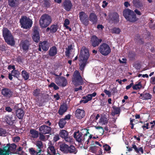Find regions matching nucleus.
<instances>
[{
    "mask_svg": "<svg viewBox=\"0 0 155 155\" xmlns=\"http://www.w3.org/2000/svg\"><path fill=\"white\" fill-rule=\"evenodd\" d=\"M95 114H93L90 117V120L91 123H93L94 122H96V120H95Z\"/></svg>",
    "mask_w": 155,
    "mask_h": 155,
    "instance_id": "nucleus-52",
    "label": "nucleus"
},
{
    "mask_svg": "<svg viewBox=\"0 0 155 155\" xmlns=\"http://www.w3.org/2000/svg\"><path fill=\"white\" fill-rule=\"evenodd\" d=\"M4 119L7 124L12 125L13 124L15 121L16 117L13 114L11 115L8 114L6 115Z\"/></svg>",
    "mask_w": 155,
    "mask_h": 155,
    "instance_id": "nucleus-15",
    "label": "nucleus"
},
{
    "mask_svg": "<svg viewBox=\"0 0 155 155\" xmlns=\"http://www.w3.org/2000/svg\"><path fill=\"white\" fill-rule=\"evenodd\" d=\"M44 6L46 8H49L51 6L49 0H44Z\"/></svg>",
    "mask_w": 155,
    "mask_h": 155,
    "instance_id": "nucleus-48",
    "label": "nucleus"
},
{
    "mask_svg": "<svg viewBox=\"0 0 155 155\" xmlns=\"http://www.w3.org/2000/svg\"><path fill=\"white\" fill-rule=\"evenodd\" d=\"M5 110L8 112H12L13 110L10 107L7 106L5 107Z\"/></svg>",
    "mask_w": 155,
    "mask_h": 155,
    "instance_id": "nucleus-59",
    "label": "nucleus"
},
{
    "mask_svg": "<svg viewBox=\"0 0 155 155\" xmlns=\"http://www.w3.org/2000/svg\"><path fill=\"white\" fill-rule=\"evenodd\" d=\"M21 75L25 80H27L29 77V74L25 70H23L21 72Z\"/></svg>",
    "mask_w": 155,
    "mask_h": 155,
    "instance_id": "nucleus-37",
    "label": "nucleus"
},
{
    "mask_svg": "<svg viewBox=\"0 0 155 155\" xmlns=\"http://www.w3.org/2000/svg\"><path fill=\"white\" fill-rule=\"evenodd\" d=\"M48 87L50 88L53 87L55 90H57L59 89V87L54 82H52L50 84H49Z\"/></svg>",
    "mask_w": 155,
    "mask_h": 155,
    "instance_id": "nucleus-44",
    "label": "nucleus"
},
{
    "mask_svg": "<svg viewBox=\"0 0 155 155\" xmlns=\"http://www.w3.org/2000/svg\"><path fill=\"white\" fill-rule=\"evenodd\" d=\"M58 28V26L57 25H52L50 27V32L51 33H55Z\"/></svg>",
    "mask_w": 155,
    "mask_h": 155,
    "instance_id": "nucleus-40",
    "label": "nucleus"
},
{
    "mask_svg": "<svg viewBox=\"0 0 155 155\" xmlns=\"http://www.w3.org/2000/svg\"><path fill=\"white\" fill-rule=\"evenodd\" d=\"M58 53V51L56 47L54 46L51 47L48 51V54L50 57L55 56Z\"/></svg>",
    "mask_w": 155,
    "mask_h": 155,
    "instance_id": "nucleus-24",
    "label": "nucleus"
},
{
    "mask_svg": "<svg viewBox=\"0 0 155 155\" xmlns=\"http://www.w3.org/2000/svg\"><path fill=\"white\" fill-rule=\"evenodd\" d=\"M108 119L105 115H101L100 119L99 122L101 123L102 124H107L108 123Z\"/></svg>",
    "mask_w": 155,
    "mask_h": 155,
    "instance_id": "nucleus-33",
    "label": "nucleus"
},
{
    "mask_svg": "<svg viewBox=\"0 0 155 155\" xmlns=\"http://www.w3.org/2000/svg\"><path fill=\"white\" fill-rule=\"evenodd\" d=\"M7 49V45H0V51L1 52L5 51Z\"/></svg>",
    "mask_w": 155,
    "mask_h": 155,
    "instance_id": "nucleus-49",
    "label": "nucleus"
},
{
    "mask_svg": "<svg viewBox=\"0 0 155 155\" xmlns=\"http://www.w3.org/2000/svg\"><path fill=\"white\" fill-rule=\"evenodd\" d=\"M133 3L135 7L141 9L143 8V4L139 0H133Z\"/></svg>",
    "mask_w": 155,
    "mask_h": 155,
    "instance_id": "nucleus-30",
    "label": "nucleus"
},
{
    "mask_svg": "<svg viewBox=\"0 0 155 155\" xmlns=\"http://www.w3.org/2000/svg\"><path fill=\"white\" fill-rule=\"evenodd\" d=\"M52 129L51 127L46 125H43L39 127V132L45 134H51Z\"/></svg>",
    "mask_w": 155,
    "mask_h": 155,
    "instance_id": "nucleus-11",
    "label": "nucleus"
},
{
    "mask_svg": "<svg viewBox=\"0 0 155 155\" xmlns=\"http://www.w3.org/2000/svg\"><path fill=\"white\" fill-rule=\"evenodd\" d=\"M20 22L21 27L26 29L30 28L32 24L31 20L29 18L24 16H21Z\"/></svg>",
    "mask_w": 155,
    "mask_h": 155,
    "instance_id": "nucleus-6",
    "label": "nucleus"
},
{
    "mask_svg": "<svg viewBox=\"0 0 155 155\" xmlns=\"http://www.w3.org/2000/svg\"><path fill=\"white\" fill-rule=\"evenodd\" d=\"M21 139L20 137L18 136L15 137L13 138V141L14 142H18Z\"/></svg>",
    "mask_w": 155,
    "mask_h": 155,
    "instance_id": "nucleus-56",
    "label": "nucleus"
},
{
    "mask_svg": "<svg viewBox=\"0 0 155 155\" xmlns=\"http://www.w3.org/2000/svg\"><path fill=\"white\" fill-rule=\"evenodd\" d=\"M68 109V106L66 104L61 105L58 111V113L61 115H63Z\"/></svg>",
    "mask_w": 155,
    "mask_h": 155,
    "instance_id": "nucleus-28",
    "label": "nucleus"
},
{
    "mask_svg": "<svg viewBox=\"0 0 155 155\" xmlns=\"http://www.w3.org/2000/svg\"><path fill=\"white\" fill-rule=\"evenodd\" d=\"M52 18L51 16L47 14H44L40 18L39 24L42 28H44L47 27L51 23Z\"/></svg>",
    "mask_w": 155,
    "mask_h": 155,
    "instance_id": "nucleus-4",
    "label": "nucleus"
},
{
    "mask_svg": "<svg viewBox=\"0 0 155 155\" xmlns=\"http://www.w3.org/2000/svg\"><path fill=\"white\" fill-rule=\"evenodd\" d=\"M135 120V119H132L131 118H130V124L131 125V129H133L134 128V126L135 124L133 123V122Z\"/></svg>",
    "mask_w": 155,
    "mask_h": 155,
    "instance_id": "nucleus-53",
    "label": "nucleus"
},
{
    "mask_svg": "<svg viewBox=\"0 0 155 155\" xmlns=\"http://www.w3.org/2000/svg\"><path fill=\"white\" fill-rule=\"evenodd\" d=\"M30 45L31 44L30 43L29 41L27 40H25L21 41L20 44V47L24 52L26 53L28 51Z\"/></svg>",
    "mask_w": 155,
    "mask_h": 155,
    "instance_id": "nucleus-13",
    "label": "nucleus"
},
{
    "mask_svg": "<svg viewBox=\"0 0 155 155\" xmlns=\"http://www.w3.org/2000/svg\"><path fill=\"white\" fill-rule=\"evenodd\" d=\"M79 18L81 23L85 25L89 24V17L85 12L81 11L79 12Z\"/></svg>",
    "mask_w": 155,
    "mask_h": 155,
    "instance_id": "nucleus-8",
    "label": "nucleus"
},
{
    "mask_svg": "<svg viewBox=\"0 0 155 155\" xmlns=\"http://www.w3.org/2000/svg\"><path fill=\"white\" fill-rule=\"evenodd\" d=\"M150 82L152 84H155V76L151 78Z\"/></svg>",
    "mask_w": 155,
    "mask_h": 155,
    "instance_id": "nucleus-60",
    "label": "nucleus"
},
{
    "mask_svg": "<svg viewBox=\"0 0 155 155\" xmlns=\"http://www.w3.org/2000/svg\"><path fill=\"white\" fill-rule=\"evenodd\" d=\"M8 68L9 70L13 69V70H15L16 69L15 66L14 65H9L8 66Z\"/></svg>",
    "mask_w": 155,
    "mask_h": 155,
    "instance_id": "nucleus-62",
    "label": "nucleus"
},
{
    "mask_svg": "<svg viewBox=\"0 0 155 155\" xmlns=\"http://www.w3.org/2000/svg\"><path fill=\"white\" fill-rule=\"evenodd\" d=\"M110 20L112 23L116 24L119 21V16L116 12L111 13L110 14Z\"/></svg>",
    "mask_w": 155,
    "mask_h": 155,
    "instance_id": "nucleus-14",
    "label": "nucleus"
},
{
    "mask_svg": "<svg viewBox=\"0 0 155 155\" xmlns=\"http://www.w3.org/2000/svg\"><path fill=\"white\" fill-rule=\"evenodd\" d=\"M55 83L59 86L65 87L67 84V81L65 77L61 76L56 78Z\"/></svg>",
    "mask_w": 155,
    "mask_h": 155,
    "instance_id": "nucleus-10",
    "label": "nucleus"
},
{
    "mask_svg": "<svg viewBox=\"0 0 155 155\" xmlns=\"http://www.w3.org/2000/svg\"><path fill=\"white\" fill-rule=\"evenodd\" d=\"M45 134L43 133H41L39 132V140L43 141H45L46 140L45 137L46 136L48 137V135H45Z\"/></svg>",
    "mask_w": 155,
    "mask_h": 155,
    "instance_id": "nucleus-43",
    "label": "nucleus"
},
{
    "mask_svg": "<svg viewBox=\"0 0 155 155\" xmlns=\"http://www.w3.org/2000/svg\"><path fill=\"white\" fill-rule=\"evenodd\" d=\"M66 123V121L63 118L60 119L58 122V125L61 128H63Z\"/></svg>",
    "mask_w": 155,
    "mask_h": 155,
    "instance_id": "nucleus-41",
    "label": "nucleus"
},
{
    "mask_svg": "<svg viewBox=\"0 0 155 155\" xmlns=\"http://www.w3.org/2000/svg\"><path fill=\"white\" fill-rule=\"evenodd\" d=\"M97 17L95 13H90L89 16V21H91L93 24H96L97 23Z\"/></svg>",
    "mask_w": 155,
    "mask_h": 155,
    "instance_id": "nucleus-23",
    "label": "nucleus"
},
{
    "mask_svg": "<svg viewBox=\"0 0 155 155\" xmlns=\"http://www.w3.org/2000/svg\"><path fill=\"white\" fill-rule=\"evenodd\" d=\"M99 52L102 55H108L111 51V50L109 45L105 43H103L98 47Z\"/></svg>",
    "mask_w": 155,
    "mask_h": 155,
    "instance_id": "nucleus-7",
    "label": "nucleus"
},
{
    "mask_svg": "<svg viewBox=\"0 0 155 155\" xmlns=\"http://www.w3.org/2000/svg\"><path fill=\"white\" fill-rule=\"evenodd\" d=\"M136 54L134 52H130L128 54V57L130 60H133L135 59Z\"/></svg>",
    "mask_w": 155,
    "mask_h": 155,
    "instance_id": "nucleus-46",
    "label": "nucleus"
},
{
    "mask_svg": "<svg viewBox=\"0 0 155 155\" xmlns=\"http://www.w3.org/2000/svg\"><path fill=\"white\" fill-rule=\"evenodd\" d=\"M62 6L66 11L69 12L72 8L73 5L70 0H65L63 2Z\"/></svg>",
    "mask_w": 155,
    "mask_h": 155,
    "instance_id": "nucleus-17",
    "label": "nucleus"
},
{
    "mask_svg": "<svg viewBox=\"0 0 155 155\" xmlns=\"http://www.w3.org/2000/svg\"><path fill=\"white\" fill-rule=\"evenodd\" d=\"M6 147V146L3 149L0 148V155H9V150L5 149V148Z\"/></svg>",
    "mask_w": 155,
    "mask_h": 155,
    "instance_id": "nucleus-38",
    "label": "nucleus"
},
{
    "mask_svg": "<svg viewBox=\"0 0 155 155\" xmlns=\"http://www.w3.org/2000/svg\"><path fill=\"white\" fill-rule=\"evenodd\" d=\"M104 150L107 151H108L110 150L111 149L110 147L108 145H105L103 146Z\"/></svg>",
    "mask_w": 155,
    "mask_h": 155,
    "instance_id": "nucleus-55",
    "label": "nucleus"
},
{
    "mask_svg": "<svg viewBox=\"0 0 155 155\" xmlns=\"http://www.w3.org/2000/svg\"><path fill=\"white\" fill-rule=\"evenodd\" d=\"M132 148L134 149L135 151L137 153H139L140 152L142 153L143 152V149L142 147H140L139 148H137L135 143L134 142L132 144Z\"/></svg>",
    "mask_w": 155,
    "mask_h": 155,
    "instance_id": "nucleus-34",
    "label": "nucleus"
},
{
    "mask_svg": "<svg viewBox=\"0 0 155 155\" xmlns=\"http://www.w3.org/2000/svg\"><path fill=\"white\" fill-rule=\"evenodd\" d=\"M89 95V94H88L86 97H83L82 98H86L89 101H91L92 100L91 97Z\"/></svg>",
    "mask_w": 155,
    "mask_h": 155,
    "instance_id": "nucleus-64",
    "label": "nucleus"
},
{
    "mask_svg": "<svg viewBox=\"0 0 155 155\" xmlns=\"http://www.w3.org/2000/svg\"><path fill=\"white\" fill-rule=\"evenodd\" d=\"M152 97V95L149 93L144 91L143 93L140 94L139 98L143 100H151Z\"/></svg>",
    "mask_w": 155,
    "mask_h": 155,
    "instance_id": "nucleus-20",
    "label": "nucleus"
},
{
    "mask_svg": "<svg viewBox=\"0 0 155 155\" xmlns=\"http://www.w3.org/2000/svg\"><path fill=\"white\" fill-rule=\"evenodd\" d=\"M48 149L51 151V153L50 155H55L56 154V150L55 149L54 146H50Z\"/></svg>",
    "mask_w": 155,
    "mask_h": 155,
    "instance_id": "nucleus-45",
    "label": "nucleus"
},
{
    "mask_svg": "<svg viewBox=\"0 0 155 155\" xmlns=\"http://www.w3.org/2000/svg\"><path fill=\"white\" fill-rule=\"evenodd\" d=\"M122 60L123 61H122L120 59H119V61L120 63L122 64H126L127 63V60L125 58H122Z\"/></svg>",
    "mask_w": 155,
    "mask_h": 155,
    "instance_id": "nucleus-63",
    "label": "nucleus"
},
{
    "mask_svg": "<svg viewBox=\"0 0 155 155\" xmlns=\"http://www.w3.org/2000/svg\"><path fill=\"white\" fill-rule=\"evenodd\" d=\"M74 137L76 141L78 143H81L82 141H84L85 140H83L82 135L83 134L79 130L75 132L74 134Z\"/></svg>",
    "mask_w": 155,
    "mask_h": 155,
    "instance_id": "nucleus-18",
    "label": "nucleus"
},
{
    "mask_svg": "<svg viewBox=\"0 0 155 155\" xmlns=\"http://www.w3.org/2000/svg\"><path fill=\"white\" fill-rule=\"evenodd\" d=\"M68 146L65 143H62L60 145V150L62 152L67 153Z\"/></svg>",
    "mask_w": 155,
    "mask_h": 155,
    "instance_id": "nucleus-32",
    "label": "nucleus"
},
{
    "mask_svg": "<svg viewBox=\"0 0 155 155\" xmlns=\"http://www.w3.org/2000/svg\"><path fill=\"white\" fill-rule=\"evenodd\" d=\"M95 128L97 129H101V132H102V134H103L104 132V130L103 128V127L101 126H96Z\"/></svg>",
    "mask_w": 155,
    "mask_h": 155,
    "instance_id": "nucleus-61",
    "label": "nucleus"
},
{
    "mask_svg": "<svg viewBox=\"0 0 155 155\" xmlns=\"http://www.w3.org/2000/svg\"><path fill=\"white\" fill-rule=\"evenodd\" d=\"M39 44L41 47L42 50L45 51H48L49 48V43L47 41L40 42Z\"/></svg>",
    "mask_w": 155,
    "mask_h": 155,
    "instance_id": "nucleus-26",
    "label": "nucleus"
},
{
    "mask_svg": "<svg viewBox=\"0 0 155 155\" xmlns=\"http://www.w3.org/2000/svg\"><path fill=\"white\" fill-rule=\"evenodd\" d=\"M123 13L124 16L127 21L134 22L137 20L136 15L130 9H125L123 11Z\"/></svg>",
    "mask_w": 155,
    "mask_h": 155,
    "instance_id": "nucleus-3",
    "label": "nucleus"
},
{
    "mask_svg": "<svg viewBox=\"0 0 155 155\" xmlns=\"http://www.w3.org/2000/svg\"><path fill=\"white\" fill-rule=\"evenodd\" d=\"M113 33L118 34L120 32V29L119 28H114L111 30Z\"/></svg>",
    "mask_w": 155,
    "mask_h": 155,
    "instance_id": "nucleus-50",
    "label": "nucleus"
},
{
    "mask_svg": "<svg viewBox=\"0 0 155 155\" xmlns=\"http://www.w3.org/2000/svg\"><path fill=\"white\" fill-rule=\"evenodd\" d=\"M72 81L75 87L84 84V81L80 73L77 70H75L73 74Z\"/></svg>",
    "mask_w": 155,
    "mask_h": 155,
    "instance_id": "nucleus-5",
    "label": "nucleus"
},
{
    "mask_svg": "<svg viewBox=\"0 0 155 155\" xmlns=\"http://www.w3.org/2000/svg\"><path fill=\"white\" fill-rule=\"evenodd\" d=\"M89 57V53L88 49L85 47H83L81 49L80 55L79 57V69L83 71L88 63L87 60Z\"/></svg>",
    "mask_w": 155,
    "mask_h": 155,
    "instance_id": "nucleus-1",
    "label": "nucleus"
},
{
    "mask_svg": "<svg viewBox=\"0 0 155 155\" xmlns=\"http://www.w3.org/2000/svg\"><path fill=\"white\" fill-rule=\"evenodd\" d=\"M2 36L5 42L8 45L13 46L15 41L11 31L7 28L3 27L2 30Z\"/></svg>",
    "mask_w": 155,
    "mask_h": 155,
    "instance_id": "nucleus-2",
    "label": "nucleus"
},
{
    "mask_svg": "<svg viewBox=\"0 0 155 155\" xmlns=\"http://www.w3.org/2000/svg\"><path fill=\"white\" fill-rule=\"evenodd\" d=\"M112 108L113 111L111 112V114L112 115L114 116L116 114L119 115L120 114L121 112V109L120 107H117L116 106L114 105L113 106Z\"/></svg>",
    "mask_w": 155,
    "mask_h": 155,
    "instance_id": "nucleus-29",
    "label": "nucleus"
},
{
    "mask_svg": "<svg viewBox=\"0 0 155 155\" xmlns=\"http://www.w3.org/2000/svg\"><path fill=\"white\" fill-rule=\"evenodd\" d=\"M66 51L65 52V55L67 56H69L70 54V51L73 49L72 45H68L67 48H66Z\"/></svg>",
    "mask_w": 155,
    "mask_h": 155,
    "instance_id": "nucleus-42",
    "label": "nucleus"
},
{
    "mask_svg": "<svg viewBox=\"0 0 155 155\" xmlns=\"http://www.w3.org/2000/svg\"><path fill=\"white\" fill-rule=\"evenodd\" d=\"M142 87V85L140 82H139L137 84H136L133 85L132 87L134 90H137L140 89Z\"/></svg>",
    "mask_w": 155,
    "mask_h": 155,
    "instance_id": "nucleus-47",
    "label": "nucleus"
},
{
    "mask_svg": "<svg viewBox=\"0 0 155 155\" xmlns=\"http://www.w3.org/2000/svg\"><path fill=\"white\" fill-rule=\"evenodd\" d=\"M70 22L69 20L68 19H66L64 21V27H65L66 26H68V25L70 24Z\"/></svg>",
    "mask_w": 155,
    "mask_h": 155,
    "instance_id": "nucleus-54",
    "label": "nucleus"
},
{
    "mask_svg": "<svg viewBox=\"0 0 155 155\" xmlns=\"http://www.w3.org/2000/svg\"><path fill=\"white\" fill-rule=\"evenodd\" d=\"M1 92L3 97L7 98H10L13 96V91L7 88H3L1 90Z\"/></svg>",
    "mask_w": 155,
    "mask_h": 155,
    "instance_id": "nucleus-9",
    "label": "nucleus"
},
{
    "mask_svg": "<svg viewBox=\"0 0 155 155\" xmlns=\"http://www.w3.org/2000/svg\"><path fill=\"white\" fill-rule=\"evenodd\" d=\"M6 134V131L4 129L0 128V136H2Z\"/></svg>",
    "mask_w": 155,
    "mask_h": 155,
    "instance_id": "nucleus-57",
    "label": "nucleus"
},
{
    "mask_svg": "<svg viewBox=\"0 0 155 155\" xmlns=\"http://www.w3.org/2000/svg\"><path fill=\"white\" fill-rule=\"evenodd\" d=\"M75 115L76 117L78 119H81L85 116V113L84 110L78 108L76 109Z\"/></svg>",
    "mask_w": 155,
    "mask_h": 155,
    "instance_id": "nucleus-19",
    "label": "nucleus"
},
{
    "mask_svg": "<svg viewBox=\"0 0 155 155\" xmlns=\"http://www.w3.org/2000/svg\"><path fill=\"white\" fill-rule=\"evenodd\" d=\"M104 92L105 94H106L107 95L108 97H110L111 95V92L105 89L104 91Z\"/></svg>",
    "mask_w": 155,
    "mask_h": 155,
    "instance_id": "nucleus-58",
    "label": "nucleus"
},
{
    "mask_svg": "<svg viewBox=\"0 0 155 155\" xmlns=\"http://www.w3.org/2000/svg\"><path fill=\"white\" fill-rule=\"evenodd\" d=\"M102 41V39H99L95 35L91 36L90 41L91 46L94 47L98 46Z\"/></svg>",
    "mask_w": 155,
    "mask_h": 155,
    "instance_id": "nucleus-12",
    "label": "nucleus"
},
{
    "mask_svg": "<svg viewBox=\"0 0 155 155\" xmlns=\"http://www.w3.org/2000/svg\"><path fill=\"white\" fill-rule=\"evenodd\" d=\"M35 144L38 149H39L37 153V154H38L41 151V149L43 147V143L41 141L38 140L36 142Z\"/></svg>",
    "mask_w": 155,
    "mask_h": 155,
    "instance_id": "nucleus-39",
    "label": "nucleus"
},
{
    "mask_svg": "<svg viewBox=\"0 0 155 155\" xmlns=\"http://www.w3.org/2000/svg\"><path fill=\"white\" fill-rule=\"evenodd\" d=\"M20 74L18 70H13L11 71V73L9 74L8 78L9 80H12L13 79L12 76L18 78L19 77Z\"/></svg>",
    "mask_w": 155,
    "mask_h": 155,
    "instance_id": "nucleus-22",
    "label": "nucleus"
},
{
    "mask_svg": "<svg viewBox=\"0 0 155 155\" xmlns=\"http://www.w3.org/2000/svg\"><path fill=\"white\" fill-rule=\"evenodd\" d=\"M59 134L60 137L64 138L66 141L68 142L70 141V138L68 137V133L66 130H61Z\"/></svg>",
    "mask_w": 155,
    "mask_h": 155,
    "instance_id": "nucleus-21",
    "label": "nucleus"
},
{
    "mask_svg": "<svg viewBox=\"0 0 155 155\" xmlns=\"http://www.w3.org/2000/svg\"><path fill=\"white\" fill-rule=\"evenodd\" d=\"M77 152V151L76 150V148L74 146L72 145L70 146H68L67 153H73L75 154Z\"/></svg>",
    "mask_w": 155,
    "mask_h": 155,
    "instance_id": "nucleus-35",
    "label": "nucleus"
},
{
    "mask_svg": "<svg viewBox=\"0 0 155 155\" xmlns=\"http://www.w3.org/2000/svg\"><path fill=\"white\" fill-rule=\"evenodd\" d=\"M32 38L33 41L36 42H38L40 40L39 32L38 28L37 27L34 28Z\"/></svg>",
    "mask_w": 155,
    "mask_h": 155,
    "instance_id": "nucleus-16",
    "label": "nucleus"
},
{
    "mask_svg": "<svg viewBox=\"0 0 155 155\" xmlns=\"http://www.w3.org/2000/svg\"><path fill=\"white\" fill-rule=\"evenodd\" d=\"M29 133L31 135V137L33 138H37L39 136V132L34 129H30Z\"/></svg>",
    "mask_w": 155,
    "mask_h": 155,
    "instance_id": "nucleus-31",
    "label": "nucleus"
},
{
    "mask_svg": "<svg viewBox=\"0 0 155 155\" xmlns=\"http://www.w3.org/2000/svg\"><path fill=\"white\" fill-rule=\"evenodd\" d=\"M41 91L40 89L37 88L34 90L33 92V94L35 97H38L41 96Z\"/></svg>",
    "mask_w": 155,
    "mask_h": 155,
    "instance_id": "nucleus-36",
    "label": "nucleus"
},
{
    "mask_svg": "<svg viewBox=\"0 0 155 155\" xmlns=\"http://www.w3.org/2000/svg\"><path fill=\"white\" fill-rule=\"evenodd\" d=\"M23 58L22 57L20 56H18L16 58V61L18 62L19 64L22 63V60Z\"/></svg>",
    "mask_w": 155,
    "mask_h": 155,
    "instance_id": "nucleus-51",
    "label": "nucleus"
},
{
    "mask_svg": "<svg viewBox=\"0 0 155 155\" xmlns=\"http://www.w3.org/2000/svg\"><path fill=\"white\" fill-rule=\"evenodd\" d=\"M8 5L11 8H15L18 6L19 4V0H8Z\"/></svg>",
    "mask_w": 155,
    "mask_h": 155,
    "instance_id": "nucleus-25",
    "label": "nucleus"
},
{
    "mask_svg": "<svg viewBox=\"0 0 155 155\" xmlns=\"http://www.w3.org/2000/svg\"><path fill=\"white\" fill-rule=\"evenodd\" d=\"M16 115L19 119L22 120L25 115L23 110L21 108H18L16 111Z\"/></svg>",
    "mask_w": 155,
    "mask_h": 155,
    "instance_id": "nucleus-27",
    "label": "nucleus"
}]
</instances>
